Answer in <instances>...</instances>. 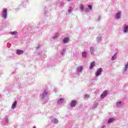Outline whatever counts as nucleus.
I'll list each match as a JSON object with an SVG mask.
<instances>
[{"instance_id":"nucleus-1","label":"nucleus","mask_w":128,"mask_h":128,"mask_svg":"<svg viewBox=\"0 0 128 128\" xmlns=\"http://www.w3.org/2000/svg\"><path fill=\"white\" fill-rule=\"evenodd\" d=\"M104 70L102 68H98L94 73L95 76H96V78H98V76L102 74V72Z\"/></svg>"},{"instance_id":"nucleus-2","label":"nucleus","mask_w":128,"mask_h":128,"mask_svg":"<svg viewBox=\"0 0 128 128\" xmlns=\"http://www.w3.org/2000/svg\"><path fill=\"white\" fill-rule=\"evenodd\" d=\"M48 92L46 91V90H45L43 92L42 94L40 95L42 100H44L48 96Z\"/></svg>"},{"instance_id":"nucleus-3","label":"nucleus","mask_w":128,"mask_h":128,"mask_svg":"<svg viewBox=\"0 0 128 128\" xmlns=\"http://www.w3.org/2000/svg\"><path fill=\"white\" fill-rule=\"evenodd\" d=\"M2 18L4 20L8 18V9L4 8L2 12Z\"/></svg>"},{"instance_id":"nucleus-4","label":"nucleus","mask_w":128,"mask_h":128,"mask_svg":"<svg viewBox=\"0 0 128 128\" xmlns=\"http://www.w3.org/2000/svg\"><path fill=\"white\" fill-rule=\"evenodd\" d=\"M123 32L124 34H128V26L126 24L123 26Z\"/></svg>"},{"instance_id":"nucleus-5","label":"nucleus","mask_w":128,"mask_h":128,"mask_svg":"<svg viewBox=\"0 0 128 128\" xmlns=\"http://www.w3.org/2000/svg\"><path fill=\"white\" fill-rule=\"evenodd\" d=\"M116 20H118L122 18V12L120 11L116 13Z\"/></svg>"},{"instance_id":"nucleus-6","label":"nucleus","mask_w":128,"mask_h":128,"mask_svg":"<svg viewBox=\"0 0 128 128\" xmlns=\"http://www.w3.org/2000/svg\"><path fill=\"white\" fill-rule=\"evenodd\" d=\"M128 63H126V64H125L123 68V74H126L128 72Z\"/></svg>"},{"instance_id":"nucleus-7","label":"nucleus","mask_w":128,"mask_h":128,"mask_svg":"<svg viewBox=\"0 0 128 128\" xmlns=\"http://www.w3.org/2000/svg\"><path fill=\"white\" fill-rule=\"evenodd\" d=\"M106 96H108V92L104 91L100 96V98H104Z\"/></svg>"},{"instance_id":"nucleus-8","label":"nucleus","mask_w":128,"mask_h":128,"mask_svg":"<svg viewBox=\"0 0 128 128\" xmlns=\"http://www.w3.org/2000/svg\"><path fill=\"white\" fill-rule=\"evenodd\" d=\"M16 104H18V101L16 100L12 104V110H14V108H16Z\"/></svg>"},{"instance_id":"nucleus-9","label":"nucleus","mask_w":128,"mask_h":128,"mask_svg":"<svg viewBox=\"0 0 128 128\" xmlns=\"http://www.w3.org/2000/svg\"><path fill=\"white\" fill-rule=\"evenodd\" d=\"M16 54H24V50H17L16 52Z\"/></svg>"},{"instance_id":"nucleus-10","label":"nucleus","mask_w":128,"mask_h":128,"mask_svg":"<svg viewBox=\"0 0 128 128\" xmlns=\"http://www.w3.org/2000/svg\"><path fill=\"white\" fill-rule=\"evenodd\" d=\"M95 66H96V64L94 63V62H92L90 65V69L92 70V68H94Z\"/></svg>"},{"instance_id":"nucleus-11","label":"nucleus","mask_w":128,"mask_h":128,"mask_svg":"<svg viewBox=\"0 0 128 128\" xmlns=\"http://www.w3.org/2000/svg\"><path fill=\"white\" fill-rule=\"evenodd\" d=\"M64 99L63 98H61L60 100H58L57 102V103L58 104H62L64 102Z\"/></svg>"},{"instance_id":"nucleus-12","label":"nucleus","mask_w":128,"mask_h":128,"mask_svg":"<svg viewBox=\"0 0 128 128\" xmlns=\"http://www.w3.org/2000/svg\"><path fill=\"white\" fill-rule=\"evenodd\" d=\"M76 102L74 100H72L71 104H70V107L74 108V106H76Z\"/></svg>"},{"instance_id":"nucleus-13","label":"nucleus","mask_w":128,"mask_h":128,"mask_svg":"<svg viewBox=\"0 0 128 128\" xmlns=\"http://www.w3.org/2000/svg\"><path fill=\"white\" fill-rule=\"evenodd\" d=\"M9 34H12V36H18V32L16 31L10 32H9Z\"/></svg>"},{"instance_id":"nucleus-14","label":"nucleus","mask_w":128,"mask_h":128,"mask_svg":"<svg viewBox=\"0 0 128 128\" xmlns=\"http://www.w3.org/2000/svg\"><path fill=\"white\" fill-rule=\"evenodd\" d=\"M90 52L92 55H94V47L90 48Z\"/></svg>"},{"instance_id":"nucleus-15","label":"nucleus","mask_w":128,"mask_h":128,"mask_svg":"<svg viewBox=\"0 0 128 128\" xmlns=\"http://www.w3.org/2000/svg\"><path fill=\"white\" fill-rule=\"evenodd\" d=\"M69 39L68 38H65L63 40V44H68V42Z\"/></svg>"},{"instance_id":"nucleus-16","label":"nucleus","mask_w":128,"mask_h":128,"mask_svg":"<svg viewBox=\"0 0 128 128\" xmlns=\"http://www.w3.org/2000/svg\"><path fill=\"white\" fill-rule=\"evenodd\" d=\"M114 120V118H111L108 120V124H110L111 122H113Z\"/></svg>"},{"instance_id":"nucleus-17","label":"nucleus","mask_w":128,"mask_h":128,"mask_svg":"<svg viewBox=\"0 0 128 128\" xmlns=\"http://www.w3.org/2000/svg\"><path fill=\"white\" fill-rule=\"evenodd\" d=\"M86 56H88V52H84L82 53V56L84 58H86Z\"/></svg>"},{"instance_id":"nucleus-18","label":"nucleus","mask_w":128,"mask_h":128,"mask_svg":"<svg viewBox=\"0 0 128 128\" xmlns=\"http://www.w3.org/2000/svg\"><path fill=\"white\" fill-rule=\"evenodd\" d=\"M52 122H53V124H58V120L57 118H54L53 120H52Z\"/></svg>"},{"instance_id":"nucleus-19","label":"nucleus","mask_w":128,"mask_h":128,"mask_svg":"<svg viewBox=\"0 0 128 128\" xmlns=\"http://www.w3.org/2000/svg\"><path fill=\"white\" fill-rule=\"evenodd\" d=\"M83 70L82 66H78L77 68V71L79 72H82Z\"/></svg>"},{"instance_id":"nucleus-20","label":"nucleus","mask_w":128,"mask_h":128,"mask_svg":"<svg viewBox=\"0 0 128 128\" xmlns=\"http://www.w3.org/2000/svg\"><path fill=\"white\" fill-rule=\"evenodd\" d=\"M117 108H120L122 106V102H119L116 103Z\"/></svg>"},{"instance_id":"nucleus-21","label":"nucleus","mask_w":128,"mask_h":128,"mask_svg":"<svg viewBox=\"0 0 128 128\" xmlns=\"http://www.w3.org/2000/svg\"><path fill=\"white\" fill-rule=\"evenodd\" d=\"M80 10L81 12H84V5L82 4L80 5Z\"/></svg>"},{"instance_id":"nucleus-22","label":"nucleus","mask_w":128,"mask_h":128,"mask_svg":"<svg viewBox=\"0 0 128 128\" xmlns=\"http://www.w3.org/2000/svg\"><path fill=\"white\" fill-rule=\"evenodd\" d=\"M97 41L98 42H102V37L100 36L97 38Z\"/></svg>"},{"instance_id":"nucleus-23","label":"nucleus","mask_w":128,"mask_h":128,"mask_svg":"<svg viewBox=\"0 0 128 128\" xmlns=\"http://www.w3.org/2000/svg\"><path fill=\"white\" fill-rule=\"evenodd\" d=\"M61 54H62V56H64V54H66V48H64L62 50L61 52Z\"/></svg>"},{"instance_id":"nucleus-24","label":"nucleus","mask_w":128,"mask_h":128,"mask_svg":"<svg viewBox=\"0 0 128 128\" xmlns=\"http://www.w3.org/2000/svg\"><path fill=\"white\" fill-rule=\"evenodd\" d=\"M72 7L70 6L69 9H68V10L69 14H72Z\"/></svg>"},{"instance_id":"nucleus-25","label":"nucleus","mask_w":128,"mask_h":128,"mask_svg":"<svg viewBox=\"0 0 128 128\" xmlns=\"http://www.w3.org/2000/svg\"><path fill=\"white\" fill-rule=\"evenodd\" d=\"M4 120L6 124H8V118H4Z\"/></svg>"},{"instance_id":"nucleus-26","label":"nucleus","mask_w":128,"mask_h":128,"mask_svg":"<svg viewBox=\"0 0 128 128\" xmlns=\"http://www.w3.org/2000/svg\"><path fill=\"white\" fill-rule=\"evenodd\" d=\"M116 54H114L111 60H116Z\"/></svg>"},{"instance_id":"nucleus-27","label":"nucleus","mask_w":128,"mask_h":128,"mask_svg":"<svg viewBox=\"0 0 128 128\" xmlns=\"http://www.w3.org/2000/svg\"><path fill=\"white\" fill-rule=\"evenodd\" d=\"M98 106V103H95L92 106V108H96Z\"/></svg>"},{"instance_id":"nucleus-28","label":"nucleus","mask_w":128,"mask_h":128,"mask_svg":"<svg viewBox=\"0 0 128 128\" xmlns=\"http://www.w3.org/2000/svg\"><path fill=\"white\" fill-rule=\"evenodd\" d=\"M58 36V34H56L55 36L53 37L54 40H56V38Z\"/></svg>"},{"instance_id":"nucleus-29","label":"nucleus","mask_w":128,"mask_h":128,"mask_svg":"<svg viewBox=\"0 0 128 128\" xmlns=\"http://www.w3.org/2000/svg\"><path fill=\"white\" fill-rule=\"evenodd\" d=\"M41 47H42V44H38V46H36V50H38V49L40 48Z\"/></svg>"},{"instance_id":"nucleus-30","label":"nucleus","mask_w":128,"mask_h":128,"mask_svg":"<svg viewBox=\"0 0 128 128\" xmlns=\"http://www.w3.org/2000/svg\"><path fill=\"white\" fill-rule=\"evenodd\" d=\"M88 8H90V10H92V5H88Z\"/></svg>"},{"instance_id":"nucleus-31","label":"nucleus","mask_w":128,"mask_h":128,"mask_svg":"<svg viewBox=\"0 0 128 128\" xmlns=\"http://www.w3.org/2000/svg\"><path fill=\"white\" fill-rule=\"evenodd\" d=\"M85 98H90V96L88 95V94H86Z\"/></svg>"},{"instance_id":"nucleus-32","label":"nucleus","mask_w":128,"mask_h":128,"mask_svg":"<svg viewBox=\"0 0 128 128\" xmlns=\"http://www.w3.org/2000/svg\"><path fill=\"white\" fill-rule=\"evenodd\" d=\"M85 12H88V8H85Z\"/></svg>"},{"instance_id":"nucleus-33","label":"nucleus","mask_w":128,"mask_h":128,"mask_svg":"<svg viewBox=\"0 0 128 128\" xmlns=\"http://www.w3.org/2000/svg\"><path fill=\"white\" fill-rule=\"evenodd\" d=\"M102 20V16H99V18L98 20V22H100V20Z\"/></svg>"},{"instance_id":"nucleus-34","label":"nucleus","mask_w":128,"mask_h":128,"mask_svg":"<svg viewBox=\"0 0 128 128\" xmlns=\"http://www.w3.org/2000/svg\"><path fill=\"white\" fill-rule=\"evenodd\" d=\"M106 128V125H104V126H102V128Z\"/></svg>"},{"instance_id":"nucleus-35","label":"nucleus","mask_w":128,"mask_h":128,"mask_svg":"<svg viewBox=\"0 0 128 128\" xmlns=\"http://www.w3.org/2000/svg\"><path fill=\"white\" fill-rule=\"evenodd\" d=\"M68 0V2H70V0Z\"/></svg>"},{"instance_id":"nucleus-36","label":"nucleus","mask_w":128,"mask_h":128,"mask_svg":"<svg viewBox=\"0 0 128 128\" xmlns=\"http://www.w3.org/2000/svg\"><path fill=\"white\" fill-rule=\"evenodd\" d=\"M33 128H36V126H34V127H33Z\"/></svg>"}]
</instances>
